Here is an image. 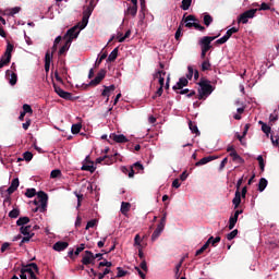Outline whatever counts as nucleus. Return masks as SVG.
<instances>
[{
  "instance_id": "nucleus-1",
  "label": "nucleus",
  "mask_w": 279,
  "mask_h": 279,
  "mask_svg": "<svg viewBox=\"0 0 279 279\" xmlns=\"http://www.w3.org/2000/svg\"><path fill=\"white\" fill-rule=\"evenodd\" d=\"M198 86L199 88L196 99H199V101H202V99H206L207 97H209V95H213V92L215 90V87H213L210 81L206 78H202L198 83Z\"/></svg>"
},
{
  "instance_id": "nucleus-2",
  "label": "nucleus",
  "mask_w": 279,
  "mask_h": 279,
  "mask_svg": "<svg viewBox=\"0 0 279 279\" xmlns=\"http://www.w3.org/2000/svg\"><path fill=\"white\" fill-rule=\"evenodd\" d=\"M219 36L220 34L214 37L205 36L199 39L198 45L201 46V49H202V52H201L202 60H206V53H208V51L213 49V46L210 45V43H213V40H216V38H219Z\"/></svg>"
},
{
  "instance_id": "nucleus-3",
  "label": "nucleus",
  "mask_w": 279,
  "mask_h": 279,
  "mask_svg": "<svg viewBox=\"0 0 279 279\" xmlns=\"http://www.w3.org/2000/svg\"><path fill=\"white\" fill-rule=\"evenodd\" d=\"M12 51H14V45L8 43L5 52L0 60V69H3V66H7V64H10L12 60Z\"/></svg>"
},
{
  "instance_id": "nucleus-4",
  "label": "nucleus",
  "mask_w": 279,
  "mask_h": 279,
  "mask_svg": "<svg viewBox=\"0 0 279 279\" xmlns=\"http://www.w3.org/2000/svg\"><path fill=\"white\" fill-rule=\"evenodd\" d=\"M37 199H39V211L47 213V202H49V195L47 193L39 191L37 193Z\"/></svg>"
},
{
  "instance_id": "nucleus-5",
  "label": "nucleus",
  "mask_w": 279,
  "mask_h": 279,
  "mask_svg": "<svg viewBox=\"0 0 279 279\" xmlns=\"http://www.w3.org/2000/svg\"><path fill=\"white\" fill-rule=\"evenodd\" d=\"M258 12V9H250L245 12H243L240 16H239V23H242L243 25H246L248 19H254V16H256V13Z\"/></svg>"
},
{
  "instance_id": "nucleus-6",
  "label": "nucleus",
  "mask_w": 279,
  "mask_h": 279,
  "mask_svg": "<svg viewBox=\"0 0 279 279\" xmlns=\"http://www.w3.org/2000/svg\"><path fill=\"white\" fill-rule=\"evenodd\" d=\"M239 32V28L232 27L227 31L226 35L219 38L218 40L215 41V45H226L230 38H232V34H236Z\"/></svg>"
},
{
  "instance_id": "nucleus-7",
  "label": "nucleus",
  "mask_w": 279,
  "mask_h": 279,
  "mask_svg": "<svg viewBox=\"0 0 279 279\" xmlns=\"http://www.w3.org/2000/svg\"><path fill=\"white\" fill-rule=\"evenodd\" d=\"M54 93L59 95L62 99H66L68 101H71L73 99V94L65 92L60 86H58L56 83H53Z\"/></svg>"
},
{
  "instance_id": "nucleus-8",
  "label": "nucleus",
  "mask_w": 279,
  "mask_h": 279,
  "mask_svg": "<svg viewBox=\"0 0 279 279\" xmlns=\"http://www.w3.org/2000/svg\"><path fill=\"white\" fill-rule=\"evenodd\" d=\"M77 29L78 26H73L72 28L68 29L66 34L63 36L64 40H70V43H73L74 38L80 36V31Z\"/></svg>"
},
{
  "instance_id": "nucleus-9",
  "label": "nucleus",
  "mask_w": 279,
  "mask_h": 279,
  "mask_svg": "<svg viewBox=\"0 0 279 279\" xmlns=\"http://www.w3.org/2000/svg\"><path fill=\"white\" fill-rule=\"evenodd\" d=\"M106 77V70L102 69L100 70L96 77L94 80H92L88 84V86H99V84H101V81Z\"/></svg>"
},
{
  "instance_id": "nucleus-10",
  "label": "nucleus",
  "mask_w": 279,
  "mask_h": 279,
  "mask_svg": "<svg viewBox=\"0 0 279 279\" xmlns=\"http://www.w3.org/2000/svg\"><path fill=\"white\" fill-rule=\"evenodd\" d=\"M5 75L9 80V83L11 86H16V82H19V76L16 75V73L7 70Z\"/></svg>"
},
{
  "instance_id": "nucleus-11",
  "label": "nucleus",
  "mask_w": 279,
  "mask_h": 279,
  "mask_svg": "<svg viewBox=\"0 0 279 279\" xmlns=\"http://www.w3.org/2000/svg\"><path fill=\"white\" fill-rule=\"evenodd\" d=\"M20 184L21 182L19 181V178L13 179L11 181V185L7 190L8 195H12V193L19 189Z\"/></svg>"
},
{
  "instance_id": "nucleus-12",
  "label": "nucleus",
  "mask_w": 279,
  "mask_h": 279,
  "mask_svg": "<svg viewBox=\"0 0 279 279\" xmlns=\"http://www.w3.org/2000/svg\"><path fill=\"white\" fill-rule=\"evenodd\" d=\"M66 247H69V242L59 241L53 244L52 250H54V252H64Z\"/></svg>"
},
{
  "instance_id": "nucleus-13",
  "label": "nucleus",
  "mask_w": 279,
  "mask_h": 279,
  "mask_svg": "<svg viewBox=\"0 0 279 279\" xmlns=\"http://www.w3.org/2000/svg\"><path fill=\"white\" fill-rule=\"evenodd\" d=\"M109 138H111V141H114V143H128L129 141L128 137H125V135H117V133H111Z\"/></svg>"
},
{
  "instance_id": "nucleus-14",
  "label": "nucleus",
  "mask_w": 279,
  "mask_h": 279,
  "mask_svg": "<svg viewBox=\"0 0 279 279\" xmlns=\"http://www.w3.org/2000/svg\"><path fill=\"white\" fill-rule=\"evenodd\" d=\"M184 86H189V78L181 77L179 78V82L177 83V85H174L172 88L173 90H182Z\"/></svg>"
},
{
  "instance_id": "nucleus-15",
  "label": "nucleus",
  "mask_w": 279,
  "mask_h": 279,
  "mask_svg": "<svg viewBox=\"0 0 279 279\" xmlns=\"http://www.w3.org/2000/svg\"><path fill=\"white\" fill-rule=\"evenodd\" d=\"M93 260H95L93 253L90 251H85V256L82 258V264L88 266L90 263H93Z\"/></svg>"
},
{
  "instance_id": "nucleus-16",
  "label": "nucleus",
  "mask_w": 279,
  "mask_h": 279,
  "mask_svg": "<svg viewBox=\"0 0 279 279\" xmlns=\"http://www.w3.org/2000/svg\"><path fill=\"white\" fill-rule=\"evenodd\" d=\"M90 14H93V11H89L88 14L83 15L82 22L76 25V27H78V29L86 28V25H88V19H90Z\"/></svg>"
},
{
  "instance_id": "nucleus-17",
  "label": "nucleus",
  "mask_w": 279,
  "mask_h": 279,
  "mask_svg": "<svg viewBox=\"0 0 279 279\" xmlns=\"http://www.w3.org/2000/svg\"><path fill=\"white\" fill-rule=\"evenodd\" d=\"M213 160H217V156L204 157L195 163V167H202L203 165H208V162H213Z\"/></svg>"
},
{
  "instance_id": "nucleus-18",
  "label": "nucleus",
  "mask_w": 279,
  "mask_h": 279,
  "mask_svg": "<svg viewBox=\"0 0 279 279\" xmlns=\"http://www.w3.org/2000/svg\"><path fill=\"white\" fill-rule=\"evenodd\" d=\"M229 156L232 158L233 162H238V165H243L245 162V159H243L236 150L231 151Z\"/></svg>"
},
{
  "instance_id": "nucleus-19",
  "label": "nucleus",
  "mask_w": 279,
  "mask_h": 279,
  "mask_svg": "<svg viewBox=\"0 0 279 279\" xmlns=\"http://www.w3.org/2000/svg\"><path fill=\"white\" fill-rule=\"evenodd\" d=\"M101 162H105V165H112L114 159L112 157L110 158L109 156H104L96 159L97 165H101Z\"/></svg>"
},
{
  "instance_id": "nucleus-20",
  "label": "nucleus",
  "mask_w": 279,
  "mask_h": 279,
  "mask_svg": "<svg viewBox=\"0 0 279 279\" xmlns=\"http://www.w3.org/2000/svg\"><path fill=\"white\" fill-rule=\"evenodd\" d=\"M232 204L234 206V210L241 206V191H235V195L232 199Z\"/></svg>"
},
{
  "instance_id": "nucleus-21",
  "label": "nucleus",
  "mask_w": 279,
  "mask_h": 279,
  "mask_svg": "<svg viewBox=\"0 0 279 279\" xmlns=\"http://www.w3.org/2000/svg\"><path fill=\"white\" fill-rule=\"evenodd\" d=\"M121 171L125 175H129V178H134V167H132V166H130V167L122 166Z\"/></svg>"
},
{
  "instance_id": "nucleus-22",
  "label": "nucleus",
  "mask_w": 279,
  "mask_h": 279,
  "mask_svg": "<svg viewBox=\"0 0 279 279\" xmlns=\"http://www.w3.org/2000/svg\"><path fill=\"white\" fill-rule=\"evenodd\" d=\"M189 21H197V19L195 17V15H187L184 20L185 23V27H187L189 29H191L192 27H194L195 22H189Z\"/></svg>"
},
{
  "instance_id": "nucleus-23",
  "label": "nucleus",
  "mask_w": 279,
  "mask_h": 279,
  "mask_svg": "<svg viewBox=\"0 0 279 279\" xmlns=\"http://www.w3.org/2000/svg\"><path fill=\"white\" fill-rule=\"evenodd\" d=\"M125 14H130L134 19V16H136V14H138V7H135V5L128 7Z\"/></svg>"
},
{
  "instance_id": "nucleus-24",
  "label": "nucleus",
  "mask_w": 279,
  "mask_h": 279,
  "mask_svg": "<svg viewBox=\"0 0 279 279\" xmlns=\"http://www.w3.org/2000/svg\"><path fill=\"white\" fill-rule=\"evenodd\" d=\"M267 184H269L267 179H265V178L259 179V182H258V191H259V193H263V191H265V189H267Z\"/></svg>"
},
{
  "instance_id": "nucleus-25",
  "label": "nucleus",
  "mask_w": 279,
  "mask_h": 279,
  "mask_svg": "<svg viewBox=\"0 0 279 279\" xmlns=\"http://www.w3.org/2000/svg\"><path fill=\"white\" fill-rule=\"evenodd\" d=\"M27 223H29V217L27 216L20 217L16 221V226H20L21 228L27 226Z\"/></svg>"
},
{
  "instance_id": "nucleus-26",
  "label": "nucleus",
  "mask_w": 279,
  "mask_h": 279,
  "mask_svg": "<svg viewBox=\"0 0 279 279\" xmlns=\"http://www.w3.org/2000/svg\"><path fill=\"white\" fill-rule=\"evenodd\" d=\"M130 208H132V205L128 202H122L121 204V213L122 215H128V213H130Z\"/></svg>"
},
{
  "instance_id": "nucleus-27",
  "label": "nucleus",
  "mask_w": 279,
  "mask_h": 279,
  "mask_svg": "<svg viewBox=\"0 0 279 279\" xmlns=\"http://www.w3.org/2000/svg\"><path fill=\"white\" fill-rule=\"evenodd\" d=\"M119 56V48H114L111 53L109 54L107 62H114Z\"/></svg>"
},
{
  "instance_id": "nucleus-28",
  "label": "nucleus",
  "mask_w": 279,
  "mask_h": 279,
  "mask_svg": "<svg viewBox=\"0 0 279 279\" xmlns=\"http://www.w3.org/2000/svg\"><path fill=\"white\" fill-rule=\"evenodd\" d=\"M71 40H68L64 43V45L60 48L59 50V56H64L65 51H69V49L71 48Z\"/></svg>"
},
{
  "instance_id": "nucleus-29",
  "label": "nucleus",
  "mask_w": 279,
  "mask_h": 279,
  "mask_svg": "<svg viewBox=\"0 0 279 279\" xmlns=\"http://www.w3.org/2000/svg\"><path fill=\"white\" fill-rule=\"evenodd\" d=\"M189 128H190L192 134H196V136H199V134H202L199 132V129L197 128V124H195L193 121L189 122Z\"/></svg>"
},
{
  "instance_id": "nucleus-30",
  "label": "nucleus",
  "mask_w": 279,
  "mask_h": 279,
  "mask_svg": "<svg viewBox=\"0 0 279 279\" xmlns=\"http://www.w3.org/2000/svg\"><path fill=\"white\" fill-rule=\"evenodd\" d=\"M236 221H239V218H236V216H231L229 218V230H234V226H236Z\"/></svg>"
},
{
  "instance_id": "nucleus-31",
  "label": "nucleus",
  "mask_w": 279,
  "mask_h": 279,
  "mask_svg": "<svg viewBox=\"0 0 279 279\" xmlns=\"http://www.w3.org/2000/svg\"><path fill=\"white\" fill-rule=\"evenodd\" d=\"M131 167H133L134 173H141V171L145 169V167H143V165L138 161Z\"/></svg>"
},
{
  "instance_id": "nucleus-32",
  "label": "nucleus",
  "mask_w": 279,
  "mask_h": 279,
  "mask_svg": "<svg viewBox=\"0 0 279 279\" xmlns=\"http://www.w3.org/2000/svg\"><path fill=\"white\" fill-rule=\"evenodd\" d=\"M32 230V226H25V227H21L20 228V232L21 234H23L24 236H27V234H32L31 233Z\"/></svg>"
},
{
  "instance_id": "nucleus-33",
  "label": "nucleus",
  "mask_w": 279,
  "mask_h": 279,
  "mask_svg": "<svg viewBox=\"0 0 279 279\" xmlns=\"http://www.w3.org/2000/svg\"><path fill=\"white\" fill-rule=\"evenodd\" d=\"M81 130H82L81 123L72 124V129H71L72 134H80Z\"/></svg>"
},
{
  "instance_id": "nucleus-34",
  "label": "nucleus",
  "mask_w": 279,
  "mask_h": 279,
  "mask_svg": "<svg viewBox=\"0 0 279 279\" xmlns=\"http://www.w3.org/2000/svg\"><path fill=\"white\" fill-rule=\"evenodd\" d=\"M23 112L24 114H34V109L28 104L23 105Z\"/></svg>"
},
{
  "instance_id": "nucleus-35",
  "label": "nucleus",
  "mask_w": 279,
  "mask_h": 279,
  "mask_svg": "<svg viewBox=\"0 0 279 279\" xmlns=\"http://www.w3.org/2000/svg\"><path fill=\"white\" fill-rule=\"evenodd\" d=\"M82 171H89V173H95V166L93 165H84L82 166Z\"/></svg>"
},
{
  "instance_id": "nucleus-36",
  "label": "nucleus",
  "mask_w": 279,
  "mask_h": 279,
  "mask_svg": "<svg viewBox=\"0 0 279 279\" xmlns=\"http://www.w3.org/2000/svg\"><path fill=\"white\" fill-rule=\"evenodd\" d=\"M238 234H239V229H234L233 231L227 234V240L232 241V239H236Z\"/></svg>"
},
{
  "instance_id": "nucleus-37",
  "label": "nucleus",
  "mask_w": 279,
  "mask_h": 279,
  "mask_svg": "<svg viewBox=\"0 0 279 279\" xmlns=\"http://www.w3.org/2000/svg\"><path fill=\"white\" fill-rule=\"evenodd\" d=\"M210 23H213V16L210 14H205L204 15V25H206V27H209Z\"/></svg>"
},
{
  "instance_id": "nucleus-38",
  "label": "nucleus",
  "mask_w": 279,
  "mask_h": 279,
  "mask_svg": "<svg viewBox=\"0 0 279 279\" xmlns=\"http://www.w3.org/2000/svg\"><path fill=\"white\" fill-rule=\"evenodd\" d=\"M24 269H34V271L36 274H38V271H40V269L38 268V265L36 263H31V264L26 265Z\"/></svg>"
},
{
  "instance_id": "nucleus-39",
  "label": "nucleus",
  "mask_w": 279,
  "mask_h": 279,
  "mask_svg": "<svg viewBox=\"0 0 279 279\" xmlns=\"http://www.w3.org/2000/svg\"><path fill=\"white\" fill-rule=\"evenodd\" d=\"M191 3H193V0H182L181 9L189 10V8H191Z\"/></svg>"
},
{
  "instance_id": "nucleus-40",
  "label": "nucleus",
  "mask_w": 279,
  "mask_h": 279,
  "mask_svg": "<svg viewBox=\"0 0 279 279\" xmlns=\"http://www.w3.org/2000/svg\"><path fill=\"white\" fill-rule=\"evenodd\" d=\"M210 61L206 59L202 63V71H210Z\"/></svg>"
},
{
  "instance_id": "nucleus-41",
  "label": "nucleus",
  "mask_w": 279,
  "mask_h": 279,
  "mask_svg": "<svg viewBox=\"0 0 279 279\" xmlns=\"http://www.w3.org/2000/svg\"><path fill=\"white\" fill-rule=\"evenodd\" d=\"M20 215H21V210H19V209H13L9 213V217L11 219H16V218H19Z\"/></svg>"
},
{
  "instance_id": "nucleus-42",
  "label": "nucleus",
  "mask_w": 279,
  "mask_h": 279,
  "mask_svg": "<svg viewBox=\"0 0 279 279\" xmlns=\"http://www.w3.org/2000/svg\"><path fill=\"white\" fill-rule=\"evenodd\" d=\"M117 270H118L117 278H125V276H128V271L123 270V268L118 267Z\"/></svg>"
},
{
  "instance_id": "nucleus-43",
  "label": "nucleus",
  "mask_w": 279,
  "mask_h": 279,
  "mask_svg": "<svg viewBox=\"0 0 279 279\" xmlns=\"http://www.w3.org/2000/svg\"><path fill=\"white\" fill-rule=\"evenodd\" d=\"M262 131L265 135L269 136L271 134V126L267 125L266 123H263Z\"/></svg>"
},
{
  "instance_id": "nucleus-44",
  "label": "nucleus",
  "mask_w": 279,
  "mask_h": 279,
  "mask_svg": "<svg viewBox=\"0 0 279 279\" xmlns=\"http://www.w3.org/2000/svg\"><path fill=\"white\" fill-rule=\"evenodd\" d=\"M25 195L28 198L36 197V189H27L25 192Z\"/></svg>"
},
{
  "instance_id": "nucleus-45",
  "label": "nucleus",
  "mask_w": 279,
  "mask_h": 279,
  "mask_svg": "<svg viewBox=\"0 0 279 279\" xmlns=\"http://www.w3.org/2000/svg\"><path fill=\"white\" fill-rule=\"evenodd\" d=\"M257 162H259L260 171H265V159H263L262 155L257 156Z\"/></svg>"
},
{
  "instance_id": "nucleus-46",
  "label": "nucleus",
  "mask_w": 279,
  "mask_h": 279,
  "mask_svg": "<svg viewBox=\"0 0 279 279\" xmlns=\"http://www.w3.org/2000/svg\"><path fill=\"white\" fill-rule=\"evenodd\" d=\"M160 234H162V231H160V229H155V231L151 234V241H157Z\"/></svg>"
},
{
  "instance_id": "nucleus-47",
  "label": "nucleus",
  "mask_w": 279,
  "mask_h": 279,
  "mask_svg": "<svg viewBox=\"0 0 279 279\" xmlns=\"http://www.w3.org/2000/svg\"><path fill=\"white\" fill-rule=\"evenodd\" d=\"M23 158L24 160H26V162H31L32 158H34V154H32L31 151H25L23 154Z\"/></svg>"
},
{
  "instance_id": "nucleus-48",
  "label": "nucleus",
  "mask_w": 279,
  "mask_h": 279,
  "mask_svg": "<svg viewBox=\"0 0 279 279\" xmlns=\"http://www.w3.org/2000/svg\"><path fill=\"white\" fill-rule=\"evenodd\" d=\"M26 274H29V278L28 279H38V277H36V274L34 272V269L32 268H24Z\"/></svg>"
},
{
  "instance_id": "nucleus-49",
  "label": "nucleus",
  "mask_w": 279,
  "mask_h": 279,
  "mask_svg": "<svg viewBox=\"0 0 279 279\" xmlns=\"http://www.w3.org/2000/svg\"><path fill=\"white\" fill-rule=\"evenodd\" d=\"M101 267H112V262L104 260L98 264V269H101Z\"/></svg>"
},
{
  "instance_id": "nucleus-50",
  "label": "nucleus",
  "mask_w": 279,
  "mask_h": 279,
  "mask_svg": "<svg viewBox=\"0 0 279 279\" xmlns=\"http://www.w3.org/2000/svg\"><path fill=\"white\" fill-rule=\"evenodd\" d=\"M60 175H62V171H60L58 169L52 170L50 173V178H52V179L60 178Z\"/></svg>"
},
{
  "instance_id": "nucleus-51",
  "label": "nucleus",
  "mask_w": 279,
  "mask_h": 279,
  "mask_svg": "<svg viewBox=\"0 0 279 279\" xmlns=\"http://www.w3.org/2000/svg\"><path fill=\"white\" fill-rule=\"evenodd\" d=\"M110 268H105L104 272H99L98 274V279H104L106 278V276H108V274H110Z\"/></svg>"
},
{
  "instance_id": "nucleus-52",
  "label": "nucleus",
  "mask_w": 279,
  "mask_h": 279,
  "mask_svg": "<svg viewBox=\"0 0 279 279\" xmlns=\"http://www.w3.org/2000/svg\"><path fill=\"white\" fill-rule=\"evenodd\" d=\"M193 73H195V71L193 70V66H187V74H186V78L187 80H193Z\"/></svg>"
},
{
  "instance_id": "nucleus-53",
  "label": "nucleus",
  "mask_w": 279,
  "mask_h": 279,
  "mask_svg": "<svg viewBox=\"0 0 279 279\" xmlns=\"http://www.w3.org/2000/svg\"><path fill=\"white\" fill-rule=\"evenodd\" d=\"M97 225V220L96 219H92L87 222L85 230H90V228H93L94 226Z\"/></svg>"
},
{
  "instance_id": "nucleus-54",
  "label": "nucleus",
  "mask_w": 279,
  "mask_h": 279,
  "mask_svg": "<svg viewBox=\"0 0 279 279\" xmlns=\"http://www.w3.org/2000/svg\"><path fill=\"white\" fill-rule=\"evenodd\" d=\"M221 242V236H213V240L210 241V245H213V247L217 246V243Z\"/></svg>"
},
{
  "instance_id": "nucleus-55",
  "label": "nucleus",
  "mask_w": 279,
  "mask_h": 279,
  "mask_svg": "<svg viewBox=\"0 0 279 279\" xmlns=\"http://www.w3.org/2000/svg\"><path fill=\"white\" fill-rule=\"evenodd\" d=\"M277 112H278V111L275 110L274 113H271V114L269 116V121H270V123H276V120L278 119V113H277Z\"/></svg>"
},
{
  "instance_id": "nucleus-56",
  "label": "nucleus",
  "mask_w": 279,
  "mask_h": 279,
  "mask_svg": "<svg viewBox=\"0 0 279 279\" xmlns=\"http://www.w3.org/2000/svg\"><path fill=\"white\" fill-rule=\"evenodd\" d=\"M53 58V53L49 52V50L45 54V62L51 63V60Z\"/></svg>"
},
{
  "instance_id": "nucleus-57",
  "label": "nucleus",
  "mask_w": 279,
  "mask_h": 279,
  "mask_svg": "<svg viewBox=\"0 0 279 279\" xmlns=\"http://www.w3.org/2000/svg\"><path fill=\"white\" fill-rule=\"evenodd\" d=\"M130 36H132V31L129 29V31H126L124 36L119 39V43H125V39L130 38Z\"/></svg>"
},
{
  "instance_id": "nucleus-58",
  "label": "nucleus",
  "mask_w": 279,
  "mask_h": 279,
  "mask_svg": "<svg viewBox=\"0 0 279 279\" xmlns=\"http://www.w3.org/2000/svg\"><path fill=\"white\" fill-rule=\"evenodd\" d=\"M85 244H81L78 247H76V251L74 252V256H80L81 252H84Z\"/></svg>"
},
{
  "instance_id": "nucleus-59",
  "label": "nucleus",
  "mask_w": 279,
  "mask_h": 279,
  "mask_svg": "<svg viewBox=\"0 0 279 279\" xmlns=\"http://www.w3.org/2000/svg\"><path fill=\"white\" fill-rule=\"evenodd\" d=\"M33 238H34V233H32V234H26V235L22 239V243H29V241H32Z\"/></svg>"
},
{
  "instance_id": "nucleus-60",
  "label": "nucleus",
  "mask_w": 279,
  "mask_h": 279,
  "mask_svg": "<svg viewBox=\"0 0 279 279\" xmlns=\"http://www.w3.org/2000/svg\"><path fill=\"white\" fill-rule=\"evenodd\" d=\"M21 12V7H15L11 9L10 16H14V14H19Z\"/></svg>"
},
{
  "instance_id": "nucleus-61",
  "label": "nucleus",
  "mask_w": 279,
  "mask_h": 279,
  "mask_svg": "<svg viewBox=\"0 0 279 279\" xmlns=\"http://www.w3.org/2000/svg\"><path fill=\"white\" fill-rule=\"evenodd\" d=\"M180 36H182V25H180L175 32V35H174L175 40H180Z\"/></svg>"
},
{
  "instance_id": "nucleus-62",
  "label": "nucleus",
  "mask_w": 279,
  "mask_h": 279,
  "mask_svg": "<svg viewBox=\"0 0 279 279\" xmlns=\"http://www.w3.org/2000/svg\"><path fill=\"white\" fill-rule=\"evenodd\" d=\"M260 10H271V7H269V4L267 2H263L259 7V9H257V11Z\"/></svg>"
},
{
  "instance_id": "nucleus-63",
  "label": "nucleus",
  "mask_w": 279,
  "mask_h": 279,
  "mask_svg": "<svg viewBox=\"0 0 279 279\" xmlns=\"http://www.w3.org/2000/svg\"><path fill=\"white\" fill-rule=\"evenodd\" d=\"M194 28L198 29V32H206V27L202 26L199 23L194 22Z\"/></svg>"
},
{
  "instance_id": "nucleus-64",
  "label": "nucleus",
  "mask_w": 279,
  "mask_h": 279,
  "mask_svg": "<svg viewBox=\"0 0 279 279\" xmlns=\"http://www.w3.org/2000/svg\"><path fill=\"white\" fill-rule=\"evenodd\" d=\"M10 248V243L9 242H4L2 245H1V252L3 254V252L8 251Z\"/></svg>"
}]
</instances>
